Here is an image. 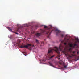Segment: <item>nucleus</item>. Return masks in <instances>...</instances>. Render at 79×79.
<instances>
[{"label":"nucleus","instance_id":"nucleus-28","mask_svg":"<svg viewBox=\"0 0 79 79\" xmlns=\"http://www.w3.org/2000/svg\"><path fill=\"white\" fill-rule=\"evenodd\" d=\"M77 60H79L77 59Z\"/></svg>","mask_w":79,"mask_h":79},{"label":"nucleus","instance_id":"nucleus-21","mask_svg":"<svg viewBox=\"0 0 79 79\" xmlns=\"http://www.w3.org/2000/svg\"><path fill=\"white\" fill-rule=\"evenodd\" d=\"M14 33H15V34H18V33H16V32H14Z\"/></svg>","mask_w":79,"mask_h":79},{"label":"nucleus","instance_id":"nucleus-18","mask_svg":"<svg viewBox=\"0 0 79 79\" xmlns=\"http://www.w3.org/2000/svg\"><path fill=\"white\" fill-rule=\"evenodd\" d=\"M35 33V32L34 31H33V32H31V34H34Z\"/></svg>","mask_w":79,"mask_h":79},{"label":"nucleus","instance_id":"nucleus-19","mask_svg":"<svg viewBox=\"0 0 79 79\" xmlns=\"http://www.w3.org/2000/svg\"><path fill=\"white\" fill-rule=\"evenodd\" d=\"M76 40H77V41H79V39H76Z\"/></svg>","mask_w":79,"mask_h":79},{"label":"nucleus","instance_id":"nucleus-11","mask_svg":"<svg viewBox=\"0 0 79 79\" xmlns=\"http://www.w3.org/2000/svg\"><path fill=\"white\" fill-rule=\"evenodd\" d=\"M69 47H72V48H73V44H70L69 45Z\"/></svg>","mask_w":79,"mask_h":79},{"label":"nucleus","instance_id":"nucleus-13","mask_svg":"<svg viewBox=\"0 0 79 79\" xmlns=\"http://www.w3.org/2000/svg\"><path fill=\"white\" fill-rule=\"evenodd\" d=\"M49 64L50 66H52V67H54V66L53 65V64H52V63H51V62H49Z\"/></svg>","mask_w":79,"mask_h":79},{"label":"nucleus","instance_id":"nucleus-20","mask_svg":"<svg viewBox=\"0 0 79 79\" xmlns=\"http://www.w3.org/2000/svg\"><path fill=\"white\" fill-rule=\"evenodd\" d=\"M64 44L65 45H66V43H64Z\"/></svg>","mask_w":79,"mask_h":79},{"label":"nucleus","instance_id":"nucleus-26","mask_svg":"<svg viewBox=\"0 0 79 79\" xmlns=\"http://www.w3.org/2000/svg\"><path fill=\"white\" fill-rule=\"evenodd\" d=\"M45 42V41H44V43Z\"/></svg>","mask_w":79,"mask_h":79},{"label":"nucleus","instance_id":"nucleus-14","mask_svg":"<svg viewBox=\"0 0 79 79\" xmlns=\"http://www.w3.org/2000/svg\"><path fill=\"white\" fill-rule=\"evenodd\" d=\"M61 36L62 37H63L64 36V35L62 34L61 35Z\"/></svg>","mask_w":79,"mask_h":79},{"label":"nucleus","instance_id":"nucleus-27","mask_svg":"<svg viewBox=\"0 0 79 79\" xmlns=\"http://www.w3.org/2000/svg\"><path fill=\"white\" fill-rule=\"evenodd\" d=\"M25 55V56H26V55Z\"/></svg>","mask_w":79,"mask_h":79},{"label":"nucleus","instance_id":"nucleus-22","mask_svg":"<svg viewBox=\"0 0 79 79\" xmlns=\"http://www.w3.org/2000/svg\"><path fill=\"white\" fill-rule=\"evenodd\" d=\"M79 53V52L78 51V52H77V54H78V53Z\"/></svg>","mask_w":79,"mask_h":79},{"label":"nucleus","instance_id":"nucleus-1","mask_svg":"<svg viewBox=\"0 0 79 79\" xmlns=\"http://www.w3.org/2000/svg\"><path fill=\"white\" fill-rule=\"evenodd\" d=\"M64 48V47L63 46L61 45V44H60L59 48L56 47H55L54 49H50V50L49 49L48 52V55H49L48 57L49 58L48 60H50L52 59V58H53V57L55 56L54 55H53L52 56H51V55L50 54V53H51V52H52V50H54V51H55V52H57V53L58 54V55L57 56V58H58V59L60 60V58H59V57H60V51H61V50H62L61 49H63Z\"/></svg>","mask_w":79,"mask_h":79},{"label":"nucleus","instance_id":"nucleus-2","mask_svg":"<svg viewBox=\"0 0 79 79\" xmlns=\"http://www.w3.org/2000/svg\"><path fill=\"white\" fill-rule=\"evenodd\" d=\"M44 28H47L48 29L46 30H42V33L45 32L46 34L48 35V37H49L50 35L51 34V33H52V31H53V30L52 29V26L50 25L48 27L47 26H44Z\"/></svg>","mask_w":79,"mask_h":79},{"label":"nucleus","instance_id":"nucleus-15","mask_svg":"<svg viewBox=\"0 0 79 79\" xmlns=\"http://www.w3.org/2000/svg\"><path fill=\"white\" fill-rule=\"evenodd\" d=\"M41 44H43V45H44V42H42L41 43Z\"/></svg>","mask_w":79,"mask_h":79},{"label":"nucleus","instance_id":"nucleus-9","mask_svg":"<svg viewBox=\"0 0 79 79\" xmlns=\"http://www.w3.org/2000/svg\"><path fill=\"white\" fill-rule=\"evenodd\" d=\"M7 28H8V30H9L10 31V32H13V31H12V29H11V28H10V27H7Z\"/></svg>","mask_w":79,"mask_h":79},{"label":"nucleus","instance_id":"nucleus-5","mask_svg":"<svg viewBox=\"0 0 79 79\" xmlns=\"http://www.w3.org/2000/svg\"><path fill=\"white\" fill-rule=\"evenodd\" d=\"M66 56L67 57H68L69 58H72V57L74 56H75L76 55H73V54H71V55H69L68 54H66Z\"/></svg>","mask_w":79,"mask_h":79},{"label":"nucleus","instance_id":"nucleus-25","mask_svg":"<svg viewBox=\"0 0 79 79\" xmlns=\"http://www.w3.org/2000/svg\"><path fill=\"white\" fill-rule=\"evenodd\" d=\"M75 43H77V41H76Z\"/></svg>","mask_w":79,"mask_h":79},{"label":"nucleus","instance_id":"nucleus-4","mask_svg":"<svg viewBox=\"0 0 79 79\" xmlns=\"http://www.w3.org/2000/svg\"><path fill=\"white\" fill-rule=\"evenodd\" d=\"M59 64H60V65L64 66V68H67V66H66V65H64V63L62 60H60L59 61Z\"/></svg>","mask_w":79,"mask_h":79},{"label":"nucleus","instance_id":"nucleus-6","mask_svg":"<svg viewBox=\"0 0 79 79\" xmlns=\"http://www.w3.org/2000/svg\"><path fill=\"white\" fill-rule=\"evenodd\" d=\"M66 37H67V35H66V36L64 38V40L62 41V42H68L69 41V39L66 38Z\"/></svg>","mask_w":79,"mask_h":79},{"label":"nucleus","instance_id":"nucleus-23","mask_svg":"<svg viewBox=\"0 0 79 79\" xmlns=\"http://www.w3.org/2000/svg\"><path fill=\"white\" fill-rule=\"evenodd\" d=\"M69 50H71V48H70L69 49Z\"/></svg>","mask_w":79,"mask_h":79},{"label":"nucleus","instance_id":"nucleus-8","mask_svg":"<svg viewBox=\"0 0 79 79\" xmlns=\"http://www.w3.org/2000/svg\"><path fill=\"white\" fill-rule=\"evenodd\" d=\"M41 35V33H37L36 34H35L34 35V37H39V36H40V35Z\"/></svg>","mask_w":79,"mask_h":79},{"label":"nucleus","instance_id":"nucleus-10","mask_svg":"<svg viewBox=\"0 0 79 79\" xmlns=\"http://www.w3.org/2000/svg\"><path fill=\"white\" fill-rule=\"evenodd\" d=\"M73 45L74 46H73V48H75V47H76V46H77V44H73Z\"/></svg>","mask_w":79,"mask_h":79},{"label":"nucleus","instance_id":"nucleus-12","mask_svg":"<svg viewBox=\"0 0 79 79\" xmlns=\"http://www.w3.org/2000/svg\"><path fill=\"white\" fill-rule=\"evenodd\" d=\"M35 40H36V44H39V40L37 39H35Z\"/></svg>","mask_w":79,"mask_h":79},{"label":"nucleus","instance_id":"nucleus-7","mask_svg":"<svg viewBox=\"0 0 79 79\" xmlns=\"http://www.w3.org/2000/svg\"><path fill=\"white\" fill-rule=\"evenodd\" d=\"M55 31V32H56V35H58V33H60L61 32V31L59 30L58 29H56Z\"/></svg>","mask_w":79,"mask_h":79},{"label":"nucleus","instance_id":"nucleus-17","mask_svg":"<svg viewBox=\"0 0 79 79\" xmlns=\"http://www.w3.org/2000/svg\"><path fill=\"white\" fill-rule=\"evenodd\" d=\"M76 53L75 51H73V54H74V53Z\"/></svg>","mask_w":79,"mask_h":79},{"label":"nucleus","instance_id":"nucleus-16","mask_svg":"<svg viewBox=\"0 0 79 79\" xmlns=\"http://www.w3.org/2000/svg\"><path fill=\"white\" fill-rule=\"evenodd\" d=\"M35 27H39V25H36L35 26Z\"/></svg>","mask_w":79,"mask_h":79},{"label":"nucleus","instance_id":"nucleus-29","mask_svg":"<svg viewBox=\"0 0 79 79\" xmlns=\"http://www.w3.org/2000/svg\"><path fill=\"white\" fill-rule=\"evenodd\" d=\"M45 40H44V41H45Z\"/></svg>","mask_w":79,"mask_h":79},{"label":"nucleus","instance_id":"nucleus-3","mask_svg":"<svg viewBox=\"0 0 79 79\" xmlns=\"http://www.w3.org/2000/svg\"><path fill=\"white\" fill-rule=\"evenodd\" d=\"M29 46H31L32 47H34V45H32L31 44H28L27 45L21 46L20 48H27L29 47Z\"/></svg>","mask_w":79,"mask_h":79},{"label":"nucleus","instance_id":"nucleus-24","mask_svg":"<svg viewBox=\"0 0 79 79\" xmlns=\"http://www.w3.org/2000/svg\"><path fill=\"white\" fill-rule=\"evenodd\" d=\"M26 26H27V24H26Z\"/></svg>","mask_w":79,"mask_h":79}]
</instances>
